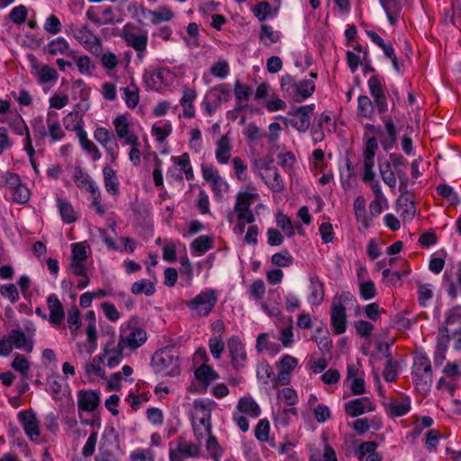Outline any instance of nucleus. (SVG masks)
Returning a JSON list of instances; mask_svg holds the SVG:
<instances>
[{
	"label": "nucleus",
	"instance_id": "obj_13",
	"mask_svg": "<svg viewBox=\"0 0 461 461\" xmlns=\"http://www.w3.org/2000/svg\"><path fill=\"white\" fill-rule=\"evenodd\" d=\"M74 38L89 52L100 56L103 52L102 41L87 25L77 26L72 29Z\"/></svg>",
	"mask_w": 461,
	"mask_h": 461
},
{
	"label": "nucleus",
	"instance_id": "obj_38",
	"mask_svg": "<svg viewBox=\"0 0 461 461\" xmlns=\"http://www.w3.org/2000/svg\"><path fill=\"white\" fill-rule=\"evenodd\" d=\"M86 343H78V350L79 353H86L87 355H91L97 348V330L95 324H87L86 329Z\"/></svg>",
	"mask_w": 461,
	"mask_h": 461
},
{
	"label": "nucleus",
	"instance_id": "obj_22",
	"mask_svg": "<svg viewBox=\"0 0 461 461\" xmlns=\"http://www.w3.org/2000/svg\"><path fill=\"white\" fill-rule=\"evenodd\" d=\"M385 412L391 418H398L406 415L411 408V400L409 396L399 398L390 397L383 402Z\"/></svg>",
	"mask_w": 461,
	"mask_h": 461
},
{
	"label": "nucleus",
	"instance_id": "obj_54",
	"mask_svg": "<svg viewBox=\"0 0 461 461\" xmlns=\"http://www.w3.org/2000/svg\"><path fill=\"white\" fill-rule=\"evenodd\" d=\"M155 291L156 288L154 283L146 278L134 282L131 287V292L136 295L143 294L147 296H150L155 293Z\"/></svg>",
	"mask_w": 461,
	"mask_h": 461
},
{
	"label": "nucleus",
	"instance_id": "obj_35",
	"mask_svg": "<svg viewBox=\"0 0 461 461\" xmlns=\"http://www.w3.org/2000/svg\"><path fill=\"white\" fill-rule=\"evenodd\" d=\"M69 269L74 276L80 277L77 281V288L78 290L85 289L90 283L86 261L70 258Z\"/></svg>",
	"mask_w": 461,
	"mask_h": 461
},
{
	"label": "nucleus",
	"instance_id": "obj_23",
	"mask_svg": "<svg viewBox=\"0 0 461 461\" xmlns=\"http://www.w3.org/2000/svg\"><path fill=\"white\" fill-rule=\"evenodd\" d=\"M232 140L229 133L221 136L215 142L214 156L218 164L227 165L233 158L232 153Z\"/></svg>",
	"mask_w": 461,
	"mask_h": 461
},
{
	"label": "nucleus",
	"instance_id": "obj_52",
	"mask_svg": "<svg viewBox=\"0 0 461 461\" xmlns=\"http://www.w3.org/2000/svg\"><path fill=\"white\" fill-rule=\"evenodd\" d=\"M191 249L199 256L205 254L213 247V239L207 235H201L191 243Z\"/></svg>",
	"mask_w": 461,
	"mask_h": 461
},
{
	"label": "nucleus",
	"instance_id": "obj_20",
	"mask_svg": "<svg viewBox=\"0 0 461 461\" xmlns=\"http://www.w3.org/2000/svg\"><path fill=\"white\" fill-rule=\"evenodd\" d=\"M30 59L32 74L35 76L38 84L54 86L57 83L59 73L54 68L46 64H41L32 55L30 56Z\"/></svg>",
	"mask_w": 461,
	"mask_h": 461
},
{
	"label": "nucleus",
	"instance_id": "obj_55",
	"mask_svg": "<svg viewBox=\"0 0 461 461\" xmlns=\"http://www.w3.org/2000/svg\"><path fill=\"white\" fill-rule=\"evenodd\" d=\"M265 182L273 192H281L285 185L281 175L276 169L269 170L265 176Z\"/></svg>",
	"mask_w": 461,
	"mask_h": 461
},
{
	"label": "nucleus",
	"instance_id": "obj_24",
	"mask_svg": "<svg viewBox=\"0 0 461 461\" xmlns=\"http://www.w3.org/2000/svg\"><path fill=\"white\" fill-rule=\"evenodd\" d=\"M46 390L55 401H61L70 394L68 383L59 375H52L48 377Z\"/></svg>",
	"mask_w": 461,
	"mask_h": 461
},
{
	"label": "nucleus",
	"instance_id": "obj_6",
	"mask_svg": "<svg viewBox=\"0 0 461 461\" xmlns=\"http://www.w3.org/2000/svg\"><path fill=\"white\" fill-rule=\"evenodd\" d=\"M230 97V86L227 83L219 84L206 93L202 101L201 107L206 115L212 116L221 104L228 102Z\"/></svg>",
	"mask_w": 461,
	"mask_h": 461
},
{
	"label": "nucleus",
	"instance_id": "obj_29",
	"mask_svg": "<svg viewBox=\"0 0 461 461\" xmlns=\"http://www.w3.org/2000/svg\"><path fill=\"white\" fill-rule=\"evenodd\" d=\"M48 310L50 312L49 321L56 327L65 319V311L62 303L56 294H50L46 300Z\"/></svg>",
	"mask_w": 461,
	"mask_h": 461
},
{
	"label": "nucleus",
	"instance_id": "obj_57",
	"mask_svg": "<svg viewBox=\"0 0 461 461\" xmlns=\"http://www.w3.org/2000/svg\"><path fill=\"white\" fill-rule=\"evenodd\" d=\"M216 407V402L211 399H200L194 402V408L197 416L211 417L212 411Z\"/></svg>",
	"mask_w": 461,
	"mask_h": 461
},
{
	"label": "nucleus",
	"instance_id": "obj_12",
	"mask_svg": "<svg viewBox=\"0 0 461 461\" xmlns=\"http://www.w3.org/2000/svg\"><path fill=\"white\" fill-rule=\"evenodd\" d=\"M173 166L167 171V179L182 181L184 176L190 181L194 178V174L190 162L188 153H183L180 156L171 157Z\"/></svg>",
	"mask_w": 461,
	"mask_h": 461
},
{
	"label": "nucleus",
	"instance_id": "obj_21",
	"mask_svg": "<svg viewBox=\"0 0 461 461\" xmlns=\"http://www.w3.org/2000/svg\"><path fill=\"white\" fill-rule=\"evenodd\" d=\"M121 37L127 46L131 47L138 52V58L142 59L143 53L147 50L148 36L147 34H137L131 24L123 26Z\"/></svg>",
	"mask_w": 461,
	"mask_h": 461
},
{
	"label": "nucleus",
	"instance_id": "obj_25",
	"mask_svg": "<svg viewBox=\"0 0 461 461\" xmlns=\"http://www.w3.org/2000/svg\"><path fill=\"white\" fill-rule=\"evenodd\" d=\"M113 125L118 139L122 140V145L136 144V139L139 137L135 133L130 131V123L125 114L118 115L113 121Z\"/></svg>",
	"mask_w": 461,
	"mask_h": 461
},
{
	"label": "nucleus",
	"instance_id": "obj_60",
	"mask_svg": "<svg viewBox=\"0 0 461 461\" xmlns=\"http://www.w3.org/2000/svg\"><path fill=\"white\" fill-rule=\"evenodd\" d=\"M437 193L442 198L447 199L451 205H456L460 203L456 192L447 184L438 185L437 186Z\"/></svg>",
	"mask_w": 461,
	"mask_h": 461
},
{
	"label": "nucleus",
	"instance_id": "obj_64",
	"mask_svg": "<svg viewBox=\"0 0 461 461\" xmlns=\"http://www.w3.org/2000/svg\"><path fill=\"white\" fill-rule=\"evenodd\" d=\"M276 224L287 237L294 235V225L287 215L278 212L276 214Z\"/></svg>",
	"mask_w": 461,
	"mask_h": 461
},
{
	"label": "nucleus",
	"instance_id": "obj_32",
	"mask_svg": "<svg viewBox=\"0 0 461 461\" xmlns=\"http://www.w3.org/2000/svg\"><path fill=\"white\" fill-rule=\"evenodd\" d=\"M99 394L94 391L81 390L77 393V407L79 411H94L99 405Z\"/></svg>",
	"mask_w": 461,
	"mask_h": 461
},
{
	"label": "nucleus",
	"instance_id": "obj_53",
	"mask_svg": "<svg viewBox=\"0 0 461 461\" xmlns=\"http://www.w3.org/2000/svg\"><path fill=\"white\" fill-rule=\"evenodd\" d=\"M73 59L75 60L80 74L84 76H92L94 74L95 70V64L89 56L81 55L77 57V52L75 51V59Z\"/></svg>",
	"mask_w": 461,
	"mask_h": 461
},
{
	"label": "nucleus",
	"instance_id": "obj_1",
	"mask_svg": "<svg viewBox=\"0 0 461 461\" xmlns=\"http://www.w3.org/2000/svg\"><path fill=\"white\" fill-rule=\"evenodd\" d=\"M310 78L296 81L290 74H285L280 78V89L285 98H290L294 102L302 103L315 91V79L317 73L311 72Z\"/></svg>",
	"mask_w": 461,
	"mask_h": 461
},
{
	"label": "nucleus",
	"instance_id": "obj_5",
	"mask_svg": "<svg viewBox=\"0 0 461 461\" xmlns=\"http://www.w3.org/2000/svg\"><path fill=\"white\" fill-rule=\"evenodd\" d=\"M218 302V292L212 288L201 291L193 299L186 302L187 308L196 317H207Z\"/></svg>",
	"mask_w": 461,
	"mask_h": 461
},
{
	"label": "nucleus",
	"instance_id": "obj_56",
	"mask_svg": "<svg viewBox=\"0 0 461 461\" xmlns=\"http://www.w3.org/2000/svg\"><path fill=\"white\" fill-rule=\"evenodd\" d=\"M359 296L364 301H369L377 294L375 283L371 279L362 280L358 283Z\"/></svg>",
	"mask_w": 461,
	"mask_h": 461
},
{
	"label": "nucleus",
	"instance_id": "obj_58",
	"mask_svg": "<svg viewBox=\"0 0 461 461\" xmlns=\"http://www.w3.org/2000/svg\"><path fill=\"white\" fill-rule=\"evenodd\" d=\"M150 15L153 24H157L162 22H169L175 16L173 11L167 5H163L160 6L158 10L151 11Z\"/></svg>",
	"mask_w": 461,
	"mask_h": 461
},
{
	"label": "nucleus",
	"instance_id": "obj_7",
	"mask_svg": "<svg viewBox=\"0 0 461 461\" xmlns=\"http://www.w3.org/2000/svg\"><path fill=\"white\" fill-rule=\"evenodd\" d=\"M412 379L416 386L428 391L432 384V369L429 358L425 354H417L412 366Z\"/></svg>",
	"mask_w": 461,
	"mask_h": 461
},
{
	"label": "nucleus",
	"instance_id": "obj_8",
	"mask_svg": "<svg viewBox=\"0 0 461 461\" xmlns=\"http://www.w3.org/2000/svg\"><path fill=\"white\" fill-rule=\"evenodd\" d=\"M354 298L350 292H342L339 297V303H333L330 307V326L335 335L346 332L348 327V316L344 303Z\"/></svg>",
	"mask_w": 461,
	"mask_h": 461
},
{
	"label": "nucleus",
	"instance_id": "obj_4",
	"mask_svg": "<svg viewBox=\"0 0 461 461\" xmlns=\"http://www.w3.org/2000/svg\"><path fill=\"white\" fill-rule=\"evenodd\" d=\"M248 293L252 299L260 302L262 311L269 317H277L281 314V309L279 306L281 297L276 289L268 292V300L273 301V303H268L267 302L263 301V297L266 293V285L263 280H255L249 286Z\"/></svg>",
	"mask_w": 461,
	"mask_h": 461
},
{
	"label": "nucleus",
	"instance_id": "obj_40",
	"mask_svg": "<svg viewBox=\"0 0 461 461\" xmlns=\"http://www.w3.org/2000/svg\"><path fill=\"white\" fill-rule=\"evenodd\" d=\"M377 444L374 441L362 442L357 448V458L362 460L366 456V461H382V456L376 452Z\"/></svg>",
	"mask_w": 461,
	"mask_h": 461
},
{
	"label": "nucleus",
	"instance_id": "obj_51",
	"mask_svg": "<svg viewBox=\"0 0 461 461\" xmlns=\"http://www.w3.org/2000/svg\"><path fill=\"white\" fill-rule=\"evenodd\" d=\"M75 183L79 189H85L90 194L99 189L92 177L82 169H79L75 175Z\"/></svg>",
	"mask_w": 461,
	"mask_h": 461
},
{
	"label": "nucleus",
	"instance_id": "obj_46",
	"mask_svg": "<svg viewBox=\"0 0 461 461\" xmlns=\"http://www.w3.org/2000/svg\"><path fill=\"white\" fill-rule=\"evenodd\" d=\"M375 102L367 95H361L357 97V114L360 118L373 119L375 111Z\"/></svg>",
	"mask_w": 461,
	"mask_h": 461
},
{
	"label": "nucleus",
	"instance_id": "obj_62",
	"mask_svg": "<svg viewBox=\"0 0 461 461\" xmlns=\"http://www.w3.org/2000/svg\"><path fill=\"white\" fill-rule=\"evenodd\" d=\"M67 321L72 336L76 337L81 325V313L77 307L68 311Z\"/></svg>",
	"mask_w": 461,
	"mask_h": 461
},
{
	"label": "nucleus",
	"instance_id": "obj_34",
	"mask_svg": "<svg viewBox=\"0 0 461 461\" xmlns=\"http://www.w3.org/2000/svg\"><path fill=\"white\" fill-rule=\"evenodd\" d=\"M47 51L50 55H63L75 59V50L70 48L69 43L63 37H58L50 41L47 45Z\"/></svg>",
	"mask_w": 461,
	"mask_h": 461
},
{
	"label": "nucleus",
	"instance_id": "obj_61",
	"mask_svg": "<svg viewBox=\"0 0 461 461\" xmlns=\"http://www.w3.org/2000/svg\"><path fill=\"white\" fill-rule=\"evenodd\" d=\"M63 124L68 131H76L77 135L81 130H84L82 126V120L79 118L78 113L71 112L63 118Z\"/></svg>",
	"mask_w": 461,
	"mask_h": 461
},
{
	"label": "nucleus",
	"instance_id": "obj_9",
	"mask_svg": "<svg viewBox=\"0 0 461 461\" xmlns=\"http://www.w3.org/2000/svg\"><path fill=\"white\" fill-rule=\"evenodd\" d=\"M230 364L235 371H241L247 367L249 357L245 343L237 336L230 337L226 343Z\"/></svg>",
	"mask_w": 461,
	"mask_h": 461
},
{
	"label": "nucleus",
	"instance_id": "obj_30",
	"mask_svg": "<svg viewBox=\"0 0 461 461\" xmlns=\"http://www.w3.org/2000/svg\"><path fill=\"white\" fill-rule=\"evenodd\" d=\"M18 416L23 422L26 436L32 441L38 440L40 437V428L35 414L29 411H21Z\"/></svg>",
	"mask_w": 461,
	"mask_h": 461
},
{
	"label": "nucleus",
	"instance_id": "obj_16",
	"mask_svg": "<svg viewBox=\"0 0 461 461\" xmlns=\"http://www.w3.org/2000/svg\"><path fill=\"white\" fill-rule=\"evenodd\" d=\"M367 86L378 113H385L388 111V102L386 90L384 88V79L374 74L367 80Z\"/></svg>",
	"mask_w": 461,
	"mask_h": 461
},
{
	"label": "nucleus",
	"instance_id": "obj_44",
	"mask_svg": "<svg viewBox=\"0 0 461 461\" xmlns=\"http://www.w3.org/2000/svg\"><path fill=\"white\" fill-rule=\"evenodd\" d=\"M397 212L403 221H411L416 213V207L413 200L408 196H400L397 200Z\"/></svg>",
	"mask_w": 461,
	"mask_h": 461
},
{
	"label": "nucleus",
	"instance_id": "obj_63",
	"mask_svg": "<svg viewBox=\"0 0 461 461\" xmlns=\"http://www.w3.org/2000/svg\"><path fill=\"white\" fill-rule=\"evenodd\" d=\"M86 372L89 375L103 376L104 374V359L101 356L95 357L86 365Z\"/></svg>",
	"mask_w": 461,
	"mask_h": 461
},
{
	"label": "nucleus",
	"instance_id": "obj_42",
	"mask_svg": "<svg viewBox=\"0 0 461 461\" xmlns=\"http://www.w3.org/2000/svg\"><path fill=\"white\" fill-rule=\"evenodd\" d=\"M14 348L23 350L25 352H32L33 343L31 339L26 337L25 333L20 330H12L8 334Z\"/></svg>",
	"mask_w": 461,
	"mask_h": 461
},
{
	"label": "nucleus",
	"instance_id": "obj_50",
	"mask_svg": "<svg viewBox=\"0 0 461 461\" xmlns=\"http://www.w3.org/2000/svg\"><path fill=\"white\" fill-rule=\"evenodd\" d=\"M252 12L255 17H257L260 22L266 21L269 18H274L277 14V9H272L271 5L266 1L258 2L252 8Z\"/></svg>",
	"mask_w": 461,
	"mask_h": 461
},
{
	"label": "nucleus",
	"instance_id": "obj_49",
	"mask_svg": "<svg viewBox=\"0 0 461 461\" xmlns=\"http://www.w3.org/2000/svg\"><path fill=\"white\" fill-rule=\"evenodd\" d=\"M237 409L252 418H258L261 410L259 405L251 397H242L239 400Z\"/></svg>",
	"mask_w": 461,
	"mask_h": 461
},
{
	"label": "nucleus",
	"instance_id": "obj_19",
	"mask_svg": "<svg viewBox=\"0 0 461 461\" xmlns=\"http://www.w3.org/2000/svg\"><path fill=\"white\" fill-rule=\"evenodd\" d=\"M95 140L100 143L112 163H115L119 156V146L112 131L104 127H97L94 131Z\"/></svg>",
	"mask_w": 461,
	"mask_h": 461
},
{
	"label": "nucleus",
	"instance_id": "obj_37",
	"mask_svg": "<svg viewBox=\"0 0 461 461\" xmlns=\"http://www.w3.org/2000/svg\"><path fill=\"white\" fill-rule=\"evenodd\" d=\"M282 33L276 31L271 25L261 23L258 32V40L265 47H270L272 44L280 41Z\"/></svg>",
	"mask_w": 461,
	"mask_h": 461
},
{
	"label": "nucleus",
	"instance_id": "obj_41",
	"mask_svg": "<svg viewBox=\"0 0 461 461\" xmlns=\"http://www.w3.org/2000/svg\"><path fill=\"white\" fill-rule=\"evenodd\" d=\"M79 144L82 149L92 158L93 161H97L102 158V153L100 152L97 146L88 139L87 132L85 130H81L77 135Z\"/></svg>",
	"mask_w": 461,
	"mask_h": 461
},
{
	"label": "nucleus",
	"instance_id": "obj_14",
	"mask_svg": "<svg viewBox=\"0 0 461 461\" xmlns=\"http://www.w3.org/2000/svg\"><path fill=\"white\" fill-rule=\"evenodd\" d=\"M314 104H306L297 107L293 112L289 113L291 118L279 116L285 123H289L299 132H306L311 125V119L313 113Z\"/></svg>",
	"mask_w": 461,
	"mask_h": 461
},
{
	"label": "nucleus",
	"instance_id": "obj_26",
	"mask_svg": "<svg viewBox=\"0 0 461 461\" xmlns=\"http://www.w3.org/2000/svg\"><path fill=\"white\" fill-rule=\"evenodd\" d=\"M124 351L120 343L112 339L104 345L101 357L106 361L108 367L114 368L122 362Z\"/></svg>",
	"mask_w": 461,
	"mask_h": 461
},
{
	"label": "nucleus",
	"instance_id": "obj_33",
	"mask_svg": "<svg viewBox=\"0 0 461 461\" xmlns=\"http://www.w3.org/2000/svg\"><path fill=\"white\" fill-rule=\"evenodd\" d=\"M310 294L308 295V302L312 305L319 306L324 299V284L316 275L310 276Z\"/></svg>",
	"mask_w": 461,
	"mask_h": 461
},
{
	"label": "nucleus",
	"instance_id": "obj_48",
	"mask_svg": "<svg viewBox=\"0 0 461 461\" xmlns=\"http://www.w3.org/2000/svg\"><path fill=\"white\" fill-rule=\"evenodd\" d=\"M194 376L205 386H208L212 381L219 378L218 373L214 371L212 366L206 364H202L195 369Z\"/></svg>",
	"mask_w": 461,
	"mask_h": 461
},
{
	"label": "nucleus",
	"instance_id": "obj_43",
	"mask_svg": "<svg viewBox=\"0 0 461 461\" xmlns=\"http://www.w3.org/2000/svg\"><path fill=\"white\" fill-rule=\"evenodd\" d=\"M197 94L194 89L185 88L183 96L180 99V104L183 107V115L185 118H193L195 115V107L194 101L196 99Z\"/></svg>",
	"mask_w": 461,
	"mask_h": 461
},
{
	"label": "nucleus",
	"instance_id": "obj_47",
	"mask_svg": "<svg viewBox=\"0 0 461 461\" xmlns=\"http://www.w3.org/2000/svg\"><path fill=\"white\" fill-rule=\"evenodd\" d=\"M256 349L258 353L267 352L275 356L279 353L281 348L277 343L269 340L267 333H260L257 338Z\"/></svg>",
	"mask_w": 461,
	"mask_h": 461
},
{
	"label": "nucleus",
	"instance_id": "obj_10",
	"mask_svg": "<svg viewBox=\"0 0 461 461\" xmlns=\"http://www.w3.org/2000/svg\"><path fill=\"white\" fill-rule=\"evenodd\" d=\"M3 177L7 188L6 195L9 196L12 202L23 204L29 201L31 192L27 185L22 182L19 175L13 172H6Z\"/></svg>",
	"mask_w": 461,
	"mask_h": 461
},
{
	"label": "nucleus",
	"instance_id": "obj_45",
	"mask_svg": "<svg viewBox=\"0 0 461 461\" xmlns=\"http://www.w3.org/2000/svg\"><path fill=\"white\" fill-rule=\"evenodd\" d=\"M122 98L129 109H134L140 102V90L137 85L131 81L127 86L122 87Z\"/></svg>",
	"mask_w": 461,
	"mask_h": 461
},
{
	"label": "nucleus",
	"instance_id": "obj_3",
	"mask_svg": "<svg viewBox=\"0 0 461 461\" xmlns=\"http://www.w3.org/2000/svg\"><path fill=\"white\" fill-rule=\"evenodd\" d=\"M151 366L157 374L175 377L180 375V352L173 346L158 349L151 357Z\"/></svg>",
	"mask_w": 461,
	"mask_h": 461
},
{
	"label": "nucleus",
	"instance_id": "obj_17",
	"mask_svg": "<svg viewBox=\"0 0 461 461\" xmlns=\"http://www.w3.org/2000/svg\"><path fill=\"white\" fill-rule=\"evenodd\" d=\"M147 332L139 327H131L122 329L119 340L120 346L125 350H136L147 341Z\"/></svg>",
	"mask_w": 461,
	"mask_h": 461
},
{
	"label": "nucleus",
	"instance_id": "obj_31",
	"mask_svg": "<svg viewBox=\"0 0 461 461\" xmlns=\"http://www.w3.org/2000/svg\"><path fill=\"white\" fill-rule=\"evenodd\" d=\"M368 51L360 44H357L352 50L346 53L347 63L352 74L356 73L358 67L366 63Z\"/></svg>",
	"mask_w": 461,
	"mask_h": 461
},
{
	"label": "nucleus",
	"instance_id": "obj_59",
	"mask_svg": "<svg viewBox=\"0 0 461 461\" xmlns=\"http://www.w3.org/2000/svg\"><path fill=\"white\" fill-rule=\"evenodd\" d=\"M172 133V125L170 122H166L159 125H153L151 128V135L159 143L165 141V140Z\"/></svg>",
	"mask_w": 461,
	"mask_h": 461
},
{
	"label": "nucleus",
	"instance_id": "obj_39",
	"mask_svg": "<svg viewBox=\"0 0 461 461\" xmlns=\"http://www.w3.org/2000/svg\"><path fill=\"white\" fill-rule=\"evenodd\" d=\"M56 203L59 213L63 222L69 224L77 221V212L73 205L67 199L57 196Z\"/></svg>",
	"mask_w": 461,
	"mask_h": 461
},
{
	"label": "nucleus",
	"instance_id": "obj_27",
	"mask_svg": "<svg viewBox=\"0 0 461 461\" xmlns=\"http://www.w3.org/2000/svg\"><path fill=\"white\" fill-rule=\"evenodd\" d=\"M375 409V403L368 397L356 398L345 404V411L351 417H358L366 412L373 411Z\"/></svg>",
	"mask_w": 461,
	"mask_h": 461
},
{
	"label": "nucleus",
	"instance_id": "obj_2",
	"mask_svg": "<svg viewBox=\"0 0 461 461\" xmlns=\"http://www.w3.org/2000/svg\"><path fill=\"white\" fill-rule=\"evenodd\" d=\"M31 126L34 137L38 140H44L49 137L52 143L60 141L65 137L61 127L59 114L53 109H49L44 123L42 116H37L31 121Z\"/></svg>",
	"mask_w": 461,
	"mask_h": 461
},
{
	"label": "nucleus",
	"instance_id": "obj_18",
	"mask_svg": "<svg viewBox=\"0 0 461 461\" xmlns=\"http://www.w3.org/2000/svg\"><path fill=\"white\" fill-rule=\"evenodd\" d=\"M257 197L258 194L249 192H239L237 194L234 212L238 219H245L249 224H252L256 221L250 206Z\"/></svg>",
	"mask_w": 461,
	"mask_h": 461
},
{
	"label": "nucleus",
	"instance_id": "obj_15",
	"mask_svg": "<svg viewBox=\"0 0 461 461\" xmlns=\"http://www.w3.org/2000/svg\"><path fill=\"white\" fill-rule=\"evenodd\" d=\"M201 171L203 180L210 184L214 196L221 199L229 192L230 185L220 175L219 170L212 165L203 164Z\"/></svg>",
	"mask_w": 461,
	"mask_h": 461
},
{
	"label": "nucleus",
	"instance_id": "obj_11",
	"mask_svg": "<svg viewBox=\"0 0 461 461\" xmlns=\"http://www.w3.org/2000/svg\"><path fill=\"white\" fill-rule=\"evenodd\" d=\"M175 80V74L167 68L147 70L143 74L145 86L152 90L162 91L170 86Z\"/></svg>",
	"mask_w": 461,
	"mask_h": 461
},
{
	"label": "nucleus",
	"instance_id": "obj_36",
	"mask_svg": "<svg viewBox=\"0 0 461 461\" xmlns=\"http://www.w3.org/2000/svg\"><path fill=\"white\" fill-rule=\"evenodd\" d=\"M104 185L106 192L111 195H118L120 193V181L117 173L109 166L103 167Z\"/></svg>",
	"mask_w": 461,
	"mask_h": 461
},
{
	"label": "nucleus",
	"instance_id": "obj_28",
	"mask_svg": "<svg viewBox=\"0 0 461 461\" xmlns=\"http://www.w3.org/2000/svg\"><path fill=\"white\" fill-rule=\"evenodd\" d=\"M213 329L219 334L210 337L208 340V348L212 357L214 359H220L225 349V343L222 338V334L225 331V325L222 321H217L214 323Z\"/></svg>",
	"mask_w": 461,
	"mask_h": 461
}]
</instances>
